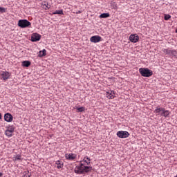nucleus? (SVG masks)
<instances>
[{
	"mask_svg": "<svg viewBox=\"0 0 177 177\" xmlns=\"http://www.w3.org/2000/svg\"><path fill=\"white\" fill-rule=\"evenodd\" d=\"M14 158L15 161H17V160H21V155L18 154L15 157H14Z\"/></svg>",
	"mask_w": 177,
	"mask_h": 177,
	"instance_id": "obj_27",
	"label": "nucleus"
},
{
	"mask_svg": "<svg viewBox=\"0 0 177 177\" xmlns=\"http://www.w3.org/2000/svg\"><path fill=\"white\" fill-rule=\"evenodd\" d=\"M162 52L165 53V55H169V56H174V57H177V52L175 50H169V49H162Z\"/></svg>",
	"mask_w": 177,
	"mask_h": 177,
	"instance_id": "obj_5",
	"label": "nucleus"
},
{
	"mask_svg": "<svg viewBox=\"0 0 177 177\" xmlns=\"http://www.w3.org/2000/svg\"><path fill=\"white\" fill-rule=\"evenodd\" d=\"M92 171V167L91 166H84L83 169H81L80 171H77V175H83V174H88Z\"/></svg>",
	"mask_w": 177,
	"mask_h": 177,
	"instance_id": "obj_4",
	"label": "nucleus"
},
{
	"mask_svg": "<svg viewBox=\"0 0 177 177\" xmlns=\"http://www.w3.org/2000/svg\"><path fill=\"white\" fill-rule=\"evenodd\" d=\"M13 132L10 131L9 130H6L5 131V135L8 136V138H12L13 135L12 134Z\"/></svg>",
	"mask_w": 177,
	"mask_h": 177,
	"instance_id": "obj_19",
	"label": "nucleus"
},
{
	"mask_svg": "<svg viewBox=\"0 0 177 177\" xmlns=\"http://www.w3.org/2000/svg\"><path fill=\"white\" fill-rule=\"evenodd\" d=\"M46 55V49H43L42 50H40L39 52V57H44V56H45Z\"/></svg>",
	"mask_w": 177,
	"mask_h": 177,
	"instance_id": "obj_17",
	"label": "nucleus"
},
{
	"mask_svg": "<svg viewBox=\"0 0 177 177\" xmlns=\"http://www.w3.org/2000/svg\"><path fill=\"white\" fill-rule=\"evenodd\" d=\"M76 13H77V15H78V13H79V14L81 13V11H78V12H77Z\"/></svg>",
	"mask_w": 177,
	"mask_h": 177,
	"instance_id": "obj_32",
	"label": "nucleus"
},
{
	"mask_svg": "<svg viewBox=\"0 0 177 177\" xmlns=\"http://www.w3.org/2000/svg\"><path fill=\"white\" fill-rule=\"evenodd\" d=\"M53 15H64V13H63V10H55V11L53 12Z\"/></svg>",
	"mask_w": 177,
	"mask_h": 177,
	"instance_id": "obj_22",
	"label": "nucleus"
},
{
	"mask_svg": "<svg viewBox=\"0 0 177 177\" xmlns=\"http://www.w3.org/2000/svg\"><path fill=\"white\" fill-rule=\"evenodd\" d=\"M100 19H107L109 17H110V13L109 12H104L102 14H101L99 16Z\"/></svg>",
	"mask_w": 177,
	"mask_h": 177,
	"instance_id": "obj_14",
	"label": "nucleus"
},
{
	"mask_svg": "<svg viewBox=\"0 0 177 177\" xmlns=\"http://www.w3.org/2000/svg\"><path fill=\"white\" fill-rule=\"evenodd\" d=\"M42 36L38 33H32L31 35L30 41L32 42H38Z\"/></svg>",
	"mask_w": 177,
	"mask_h": 177,
	"instance_id": "obj_7",
	"label": "nucleus"
},
{
	"mask_svg": "<svg viewBox=\"0 0 177 177\" xmlns=\"http://www.w3.org/2000/svg\"><path fill=\"white\" fill-rule=\"evenodd\" d=\"M86 160H88V161L86 162V165H89V164H91V159L89 158H86Z\"/></svg>",
	"mask_w": 177,
	"mask_h": 177,
	"instance_id": "obj_28",
	"label": "nucleus"
},
{
	"mask_svg": "<svg viewBox=\"0 0 177 177\" xmlns=\"http://www.w3.org/2000/svg\"><path fill=\"white\" fill-rule=\"evenodd\" d=\"M138 71L140 74H141L142 77H149L153 75V71L147 68H140Z\"/></svg>",
	"mask_w": 177,
	"mask_h": 177,
	"instance_id": "obj_1",
	"label": "nucleus"
},
{
	"mask_svg": "<svg viewBox=\"0 0 177 177\" xmlns=\"http://www.w3.org/2000/svg\"><path fill=\"white\" fill-rule=\"evenodd\" d=\"M129 39L131 42H133V44H136L139 41V36L136 34L131 35L129 37Z\"/></svg>",
	"mask_w": 177,
	"mask_h": 177,
	"instance_id": "obj_10",
	"label": "nucleus"
},
{
	"mask_svg": "<svg viewBox=\"0 0 177 177\" xmlns=\"http://www.w3.org/2000/svg\"><path fill=\"white\" fill-rule=\"evenodd\" d=\"M66 160H75V156L73 153L65 154Z\"/></svg>",
	"mask_w": 177,
	"mask_h": 177,
	"instance_id": "obj_16",
	"label": "nucleus"
},
{
	"mask_svg": "<svg viewBox=\"0 0 177 177\" xmlns=\"http://www.w3.org/2000/svg\"><path fill=\"white\" fill-rule=\"evenodd\" d=\"M160 115L162 117H165V118L168 117V115H169V111L165 110V109L163 108V111L160 113Z\"/></svg>",
	"mask_w": 177,
	"mask_h": 177,
	"instance_id": "obj_13",
	"label": "nucleus"
},
{
	"mask_svg": "<svg viewBox=\"0 0 177 177\" xmlns=\"http://www.w3.org/2000/svg\"><path fill=\"white\" fill-rule=\"evenodd\" d=\"M90 41L93 44H97V42H100V41H102V37L99 35L93 36L91 37Z\"/></svg>",
	"mask_w": 177,
	"mask_h": 177,
	"instance_id": "obj_8",
	"label": "nucleus"
},
{
	"mask_svg": "<svg viewBox=\"0 0 177 177\" xmlns=\"http://www.w3.org/2000/svg\"><path fill=\"white\" fill-rule=\"evenodd\" d=\"M24 177H31V174H30L29 171H24Z\"/></svg>",
	"mask_w": 177,
	"mask_h": 177,
	"instance_id": "obj_23",
	"label": "nucleus"
},
{
	"mask_svg": "<svg viewBox=\"0 0 177 177\" xmlns=\"http://www.w3.org/2000/svg\"><path fill=\"white\" fill-rule=\"evenodd\" d=\"M113 93H114V91H111V93L106 92V97L109 99H114V95Z\"/></svg>",
	"mask_w": 177,
	"mask_h": 177,
	"instance_id": "obj_18",
	"label": "nucleus"
},
{
	"mask_svg": "<svg viewBox=\"0 0 177 177\" xmlns=\"http://www.w3.org/2000/svg\"><path fill=\"white\" fill-rule=\"evenodd\" d=\"M0 13H6V8L0 7Z\"/></svg>",
	"mask_w": 177,
	"mask_h": 177,
	"instance_id": "obj_26",
	"label": "nucleus"
},
{
	"mask_svg": "<svg viewBox=\"0 0 177 177\" xmlns=\"http://www.w3.org/2000/svg\"><path fill=\"white\" fill-rule=\"evenodd\" d=\"M77 110L79 111V113H82V111H85V107L81 106V107L77 108Z\"/></svg>",
	"mask_w": 177,
	"mask_h": 177,
	"instance_id": "obj_24",
	"label": "nucleus"
},
{
	"mask_svg": "<svg viewBox=\"0 0 177 177\" xmlns=\"http://www.w3.org/2000/svg\"><path fill=\"white\" fill-rule=\"evenodd\" d=\"M117 137L120 139H127V138L129 137V133L128 131H119L116 133Z\"/></svg>",
	"mask_w": 177,
	"mask_h": 177,
	"instance_id": "obj_3",
	"label": "nucleus"
},
{
	"mask_svg": "<svg viewBox=\"0 0 177 177\" xmlns=\"http://www.w3.org/2000/svg\"><path fill=\"white\" fill-rule=\"evenodd\" d=\"M57 164V168H58V169H60V168H63V163H62V162H60V160H57L56 162Z\"/></svg>",
	"mask_w": 177,
	"mask_h": 177,
	"instance_id": "obj_21",
	"label": "nucleus"
},
{
	"mask_svg": "<svg viewBox=\"0 0 177 177\" xmlns=\"http://www.w3.org/2000/svg\"><path fill=\"white\" fill-rule=\"evenodd\" d=\"M21 63H22L21 64L22 67H30V66H31V62L30 61L26 60V61H23Z\"/></svg>",
	"mask_w": 177,
	"mask_h": 177,
	"instance_id": "obj_15",
	"label": "nucleus"
},
{
	"mask_svg": "<svg viewBox=\"0 0 177 177\" xmlns=\"http://www.w3.org/2000/svg\"><path fill=\"white\" fill-rule=\"evenodd\" d=\"M3 174L0 173V177L3 176Z\"/></svg>",
	"mask_w": 177,
	"mask_h": 177,
	"instance_id": "obj_31",
	"label": "nucleus"
},
{
	"mask_svg": "<svg viewBox=\"0 0 177 177\" xmlns=\"http://www.w3.org/2000/svg\"><path fill=\"white\" fill-rule=\"evenodd\" d=\"M164 19L165 20L168 21L171 19V16L169 14H165Z\"/></svg>",
	"mask_w": 177,
	"mask_h": 177,
	"instance_id": "obj_25",
	"label": "nucleus"
},
{
	"mask_svg": "<svg viewBox=\"0 0 177 177\" xmlns=\"http://www.w3.org/2000/svg\"><path fill=\"white\" fill-rule=\"evenodd\" d=\"M162 111H164V108L157 106L156 109H155V111H154V113H156V114H158V115H160V114H161Z\"/></svg>",
	"mask_w": 177,
	"mask_h": 177,
	"instance_id": "obj_12",
	"label": "nucleus"
},
{
	"mask_svg": "<svg viewBox=\"0 0 177 177\" xmlns=\"http://www.w3.org/2000/svg\"><path fill=\"white\" fill-rule=\"evenodd\" d=\"M18 27L21 28H28L31 27V22L27 19H20L18 21Z\"/></svg>",
	"mask_w": 177,
	"mask_h": 177,
	"instance_id": "obj_2",
	"label": "nucleus"
},
{
	"mask_svg": "<svg viewBox=\"0 0 177 177\" xmlns=\"http://www.w3.org/2000/svg\"><path fill=\"white\" fill-rule=\"evenodd\" d=\"M85 167V163H84L83 162H81L80 163V165L76 166V167L75 168V174H77V171L80 172V171H81V169H84V167Z\"/></svg>",
	"mask_w": 177,
	"mask_h": 177,
	"instance_id": "obj_11",
	"label": "nucleus"
},
{
	"mask_svg": "<svg viewBox=\"0 0 177 177\" xmlns=\"http://www.w3.org/2000/svg\"><path fill=\"white\" fill-rule=\"evenodd\" d=\"M85 158H84V160L82 161V162H83L84 164V162H86H86H88V161H86L85 160Z\"/></svg>",
	"mask_w": 177,
	"mask_h": 177,
	"instance_id": "obj_29",
	"label": "nucleus"
},
{
	"mask_svg": "<svg viewBox=\"0 0 177 177\" xmlns=\"http://www.w3.org/2000/svg\"><path fill=\"white\" fill-rule=\"evenodd\" d=\"M1 75V80H3V81H8L9 78H10V73L8 71H3L1 73H0Z\"/></svg>",
	"mask_w": 177,
	"mask_h": 177,
	"instance_id": "obj_6",
	"label": "nucleus"
},
{
	"mask_svg": "<svg viewBox=\"0 0 177 177\" xmlns=\"http://www.w3.org/2000/svg\"><path fill=\"white\" fill-rule=\"evenodd\" d=\"M0 120H2V113H0Z\"/></svg>",
	"mask_w": 177,
	"mask_h": 177,
	"instance_id": "obj_30",
	"label": "nucleus"
},
{
	"mask_svg": "<svg viewBox=\"0 0 177 177\" xmlns=\"http://www.w3.org/2000/svg\"><path fill=\"white\" fill-rule=\"evenodd\" d=\"M7 131H9L10 132H15V127H13V125H8L6 127Z\"/></svg>",
	"mask_w": 177,
	"mask_h": 177,
	"instance_id": "obj_20",
	"label": "nucleus"
},
{
	"mask_svg": "<svg viewBox=\"0 0 177 177\" xmlns=\"http://www.w3.org/2000/svg\"><path fill=\"white\" fill-rule=\"evenodd\" d=\"M4 120L6 122H12L13 121V115L12 114L7 113L4 115Z\"/></svg>",
	"mask_w": 177,
	"mask_h": 177,
	"instance_id": "obj_9",
	"label": "nucleus"
}]
</instances>
